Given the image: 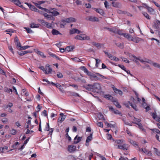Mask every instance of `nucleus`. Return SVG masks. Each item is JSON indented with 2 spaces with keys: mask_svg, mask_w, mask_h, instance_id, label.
Here are the masks:
<instances>
[{
  "mask_svg": "<svg viewBox=\"0 0 160 160\" xmlns=\"http://www.w3.org/2000/svg\"><path fill=\"white\" fill-rule=\"evenodd\" d=\"M14 42L15 43L16 45L17 46V47L18 49L19 48L21 47L20 43L17 37H16L15 38Z\"/></svg>",
  "mask_w": 160,
  "mask_h": 160,
  "instance_id": "1a4fd4ad",
  "label": "nucleus"
},
{
  "mask_svg": "<svg viewBox=\"0 0 160 160\" xmlns=\"http://www.w3.org/2000/svg\"><path fill=\"white\" fill-rule=\"evenodd\" d=\"M49 130H50V128H49V124L48 123H47L46 125V127L45 128V130L47 131H49Z\"/></svg>",
  "mask_w": 160,
  "mask_h": 160,
  "instance_id": "603ef678",
  "label": "nucleus"
},
{
  "mask_svg": "<svg viewBox=\"0 0 160 160\" xmlns=\"http://www.w3.org/2000/svg\"><path fill=\"white\" fill-rule=\"evenodd\" d=\"M123 36L128 39L129 40H131L132 41H134L133 40V38L132 37L131 35L127 33H124Z\"/></svg>",
  "mask_w": 160,
  "mask_h": 160,
  "instance_id": "0eeeda50",
  "label": "nucleus"
},
{
  "mask_svg": "<svg viewBox=\"0 0 160 160\" xmlns=\"http://www.w3.org/2000/svg\"><path fill=\"white\" fill-rule=\"evenodd\" d=\"M49 84H51L53 86H55L56 87H61V85L58 83H57L55 84L52 82H49Z\"/></svg>",
  "mask_w": 160,
  "mask_h": 160,
  "instance_id": "7c9ffc66",
  "label": "nucleus"
},
{
  "mask_svg": "<svg viewBox=\"0 0 160 160\" xmlns=\"http://www.w3.org/2000/svg\"><path fill=\"white\" fill-rule=\"evenodd\" d=\"M153 149L154 150V152H155V153H156V154L157 155H158V156H159L160 155V151H158V149H157L156 148H154Z\"/></svg>",
  "mask_w": 160,
  "mask_h": 160,
  "instance_id": "f704fd0d",
  "label": "nucleus"
},
{
  "mask_svg": "<svg viewBox=\"0 0 160 160\" xmlns=\"http://www.w3.org/2000/svg\"><path fill=\"white\" fill-rule=\"evenodd\" d=\"M112 88L116 93H118L120 95H122V92L121 90L115 88L113 85H112Z\"/></svg>",
  "mask_w": 160,
  "mask_h": 160,
  "instance_id": "6e6552de",
  "label": "nucleus"
},
{
  "mask_svg": "<svg viewBox=\"0 0 160 160\" xmlns=\"http://www.w3.org/2000/svg\"><path fill=\"white\" fill-rule=\"evenodd\" d=\"M154 112H153L152 114V118L154 119H155L156 118H157V117H158L157 116V114H156V110H154Z\"/></svg>",
  "mask_w": 160,
  "mask_h": 160,
  "instance_id": "473e14b6",
  "label": "nucleus"
},
{
  "mask_svg": "<svg viewBox=\"0 0 160 160\" xmlns=\"http://www.w3.org/2000/svg\"><path fill=\"white\" fill-rule=\"evenodd\" d=\"M39 68L41 69L43 71L44 73H45V74H48V72H47V71L46 70H45V68H44V67L43 66H41V67H40Z\"/></svg>",
  "mask_w": 160,
  "mask_h": 160,
  "instance_id": "8fccbe9b",
  "label": "nucleus"
},
{
  "mask_svg": "<svg viewBox=\"0 0 160 160\" xmlns=\"http://www.w3.org/2000/svg\"><path fill=\"white\" fill-rule=\"evenodd\" d=\"M76 28H73L70 30V34H72L76 33Z\"/></svg>",
  "mask_w": 160,
  "mask_h": 160,
  "instance_id": "c03bdc74",
  "label": "nucleus"
},
{
  "mask_svg": "<svg viewBox=\"0 0 160 160\" xmlns=\"http://www.w3.org/2000/svg\"><path fill=\"white\" fill-rule=\"evenodd\" d=\"M132 123L137 124L138 126V128L140 129H142V131H145V129L144 128H143V127L141 123L134 122H132Z\"/></svg>",
  "mask_w": 160,
  "mask_h": 160,
  "instance_id": "f3484780",
  "label": "nucleus"
},
{
  "mask_svg": "<svg viewBox=\"0 0 160 160\" xmlns=\"http://www.w3.org/2000/svg\"><path fill=\"white\" fill-rule=\"evenodd\" d=\"M144 153H146V154H147L148 155L150 156L152 155V153L150 151H149L146 149H144V151L143 152Z\"/></svg>",
  "mask_w": 160,
  "mask_h": 160,
  "instance_id": "a878e982",
  "label": "nucleus"
},
{
  "mask_svg": "<svg viewBox=\"0 0 160 160\" xmlns=\"http://www.w3.org/2000/svg\"><path fill=\"white\" fill-rule=\"evenodd\" d=\"M30 27L31 28H38L39 27L38 24H37L34 23H32L30 24Z\"/></svg>",
  "mask_w": 160,
  "mask_h": 160,
  "instance_id": "bb28decb",
  "label": "nucleus"
},
{
  "mask_svg": "<svg viewBox=\"0 0 160 160\" xmlns=\"http://www.w3.org/2000/svg\"><path fill=\"white\" fill-rule=\"evenodd\" d=\"M85 19L91 22H98L99 21V19L98 18L93 16H88Z\"/></svg>",
  "mask_w": 160,
  "mask_h": 160,
  "instance_id": "f257e3e1",
  "label": "nucleus"
},
{
  "mask_svg": "<svg viewBox=\"0 0 160 160\" xmlns=\"http://www.w3.org/2000/svg\"><path fill=\"white\" fill-rule=\"evenodd\" d=\"M98 117L100 119H103L104 120L105 119H104V117L103 115L101 113H99L98 114Z\"/></svg>",
  "mask_w": 160,
  "mask_h": 160,
  "instance_id": "69168bd1",
  "label": "nucleus"
},
{
  "mask_svg": "<svg viewBox=\"0 0 160 160\" xmlns=\"http://www.w3.org/2000/svg\"><path fill=\"white\" fill-rule=\"evenodd\" d=\"M93 89H99L100 88V86L99 83H95L93 85Z\"/></svg>",
  "mask_w": 160,
  "mask_h": 160,
  "instance_id": "ddd939ff",
  "label": "nucleus"
},
{
  "mask_svg": "<svg viewBox=\"0 0 160 160\" xmlns=\"http://www.w3.org/2000/svg\"><path fill=\"white\" fill-rule=\"evenodd\" d=\"M68 149L70 153L73 152L76 150V147L73 145H68Z\"/></svg>",
  "mask_w": 160,
  "mask_h": 160,
  "instance_id": "f03ea898",
  "label": "nucleus"
},
{
  "mask_svg": "<svg viewBox=\"0 0 160 160\" xmlns=\"http://www.w3.org/2000/svg\"><path fill=\"white\" fill-rule=\"evenodd\" d=\"M74 48V47L72 46H67L65 48V50L68 51L70 52Z\"/></svg>",
  "mask_w": 160,
  "mask_h": 160,
  "instance_id": "6ab92c4d",
  "label": "nucleus"
},
{
  "mask_svg": "<svg viewBox=\"0 0 160 160\" xmlns=\"http://www.w3.org/2000/svg\"><path fill=\"white\" fill-rule=\"evenodd\" d=\"M67 20H68V23L75 22L76 21V20L75 18L72 17L67 18Z\"/></svg>",
  "mask_w": 160,
  "mask_h": 160,
  "instance_id": "412c9836",
  "label": "nucleus"
},
{
  "mask_svg": "<svg viewBox=\"0 0 160 160\" xmlns=\"http://www.w3.org/2000/svg\"><path fill=\"white\" fill-rule=\"evenodd\" d=\"M143 15L148 19H150L149 15L146 12H142Z\"/></svg>",
  "mask_w": 160,
  "mask_h": 160,
  "instance_id": "c9c22d12",
  "label": "nucleus"
},
{
  "mask_svg": "<svg viewBox=\"0 0 160 160\" xmlns=\"http://www.w3.org/2000/svg\"><path fill=\"white\" fill-rule=\"evenodd\" d=\"M82 138V137H77V141H74L73 142V143L74 144H76L78 143L81 141Z\"/></svg>",
  "mask_w": 160,
  "mask_h": 160,
  "instance_id": "2f4dec72",
  "label": "nucleus"
},
{
  "mask_svg": "<svg viewBox=\"0 0 160 160\" xmlns=\"http://www.w3.org/2000/svg\"><path fill=\"white\" fill-rule=\"evenodd\" d=\"M81 69L84 72L86 73L87 71H88V70L87 68H86L84 66H82L81 67Z\"/></svg>",
  "mask_w": 160,
  "mask_h": 160,
  "instance_id": "6e6d98bb",
  "label": "nucleus"
},
{
  "mask_svg": "<svg viewBox=\"0 0 160 160\" xmlns=\"http://www.w3.org/2000/svg\"><path fill=\"white\" fill-rule=\"evenodd\" d=\"M79 35L80 37L79 38L80 40H90V38L88 36H86V35L81 34Z\"/></svg>",
  "mask_w": 160,
  "mask_h": 160,
  "instance_id": "7ed1b4c3",
  "label": "nucleus"
},
{
  "mask_svg": "<svg viewBox=\"0 0 160 160\" xmlns=\"http://www.w3.org/2000/svg\"><path fill=\"white\" fill-rule=\"evenodd\" d=\"M38 21L43 25L45 26V24L47 22L43 20L38 19Z\"/></svg>",
  "mask_w": 160,
  "mask_h": 160,
  "instance_id": "4c0bfd02",
  "label": "nucleus"
},
{
  "mask_svg": "<svg viewBox=\"0 0 160 160\" xmlns=\"http://www.w3.org/2000/svg\"><path fill=\"white\" fill-rule=\"evenodd\" d=\"M46 69L48 70V73H51L52 71V69L50 68V65H47L46 67Z\"/></svg>",
  "mask_w": 160,
  "mask_h": 160,
  "instance_id": "b1692460",
  "label": "nucleus"
},
{
  "mask_svg": "<svg viewBox=\"0 0 160 160\" xmlns=\"http://www.w3.org/2000/svg\"><path fill=\"white\" fill-rule=\"evenodd\" d=\"M11 133L12 134L14 135L16 134V130L14 129H12L11 131Z\"/></svg>",
  "mask_w": 160,
  "mask_h": 160,
  "instance_id": "0e129e2a",
  "label": "nucleus"
},
{
  "mask_svg": "<svg viewBox=\"0 0 160 160\" xmlns=\"http://www.w3.org/2000/svg\"><path fill=\"white\" fill-rule=\"evenodd\" d=\"M30 46H21V47H20V49L21 50H25L27 48H30Z\"/></svg>",
  "mask_w": 160,
  "mask_h": 160,
  "instance_id": "ea45409f",
  "label": "nucleus"
},
{
  "mask_svg": "<svg viewBox=\"0 0 160 160\" xmlns=\"http://www.w3.org/2000/svg\"><path fill=\"white\" fill-rule=\"evenodd\" d=\"M48 54L51 57H53V58H56L57 56L55 54L52 53L51 52H49Z\"/></svg>",
  "mask_w": 160,
  "mask_h": 160,
  "instance_id": "338daca9",
  "label": "nucleus"
},
{
  "mask_svg": "<svg viewBox=\"0 0 160 160\" xmlns=\"http://www.w3.org/2000/svg\"><path fill=\"white\" fill-rule=\"evenodd\" d=\"M112 4L113 7L115 8H119L121 6L120 3L118 2H112Z\"/></svg>",
  "mask_w": 160,
  "mask_h": 160,
  "instance_id": "f8f14e48",
  "label": "nucleus"
},
{
  "mask_svg": "<svg viewBox=\"0 0 160 160\" xmlns=\"http://www.w3.org/2000/svg\"><path fill=\"white\" fill-rule=\"evenodd\" d=\"M112 102H113V104L116 106V107L119 108H121V106L119 103L117 101H116L115 99H114Z\"/></svg>",
  "mask_w": 160,
  "mask_h": 160,
  "instance_id": "a211bd4d",
  "label": "nucleus"
},
{
  "mask_svg": "<svg viewBox=\"0 0 160 160\" xmlns=\"http://www.w3.org/2000/svg\"><path fill=\"white\" fill-rule=\"evenodd\" d=\"M91 80L98 79L97 76L94 74L92 73L89 76Z\"/></svg>",
  "mask_w": 160,
  "mask_h": 160,
  "instance_id": "4468645a",
  "label": "nucleus"
},
{
  "mask_svg": "<svg viewBox=\"0 0 160 160\" xmlns=\"http://www.w3.org/2000/svg\"><path fill=\"white\" fill-rule=\"evenodd\" d=\"M65 136L67 138H68V140L69 141H71V138L69 136L68 133H67L65 135Z\"/></svg>",
  "mask_w": 160,
  "mask_h": 160,
  "instance_id": "774afa93",
  "label": "nucleus"
},
{
  "mask_svg": "<svg viewBox=\"0 0 160 160\" xmlns=\"http://www.w3.org/2000/svg\"><path fill=\"white\" fill-rule=\"evenodd\" d=\"M143 39L139 38H136V41H134L136 43H138V42L141 40H142Z\"/></svg>",
  "mask_w": 160,
  "mask_h": 160,
  "instance_id": "680f3d73",
  "label": "nucleus"
},
{
  "mask_svg": "<svg viewBox=\"0 0 160 160\" xmlns=\"http://www.w3.org/2000/svg\"><path fill=\"white\" fill-rule=\"evenodd\" d=\"M72 59L75 62H79L81 61L80 59L77 57L74 58Z\"/></svg>",
  "mask_w": 160,
  "mask_h": 160,
  "instance_id": "a19ab883",
  "label": "nucleus"
},
{
  "mask_svg": "<svg viewBox=\"0 0 160 160\" xmlns=\"http://www.w3.org/2000/svg\"><path fill=\"white\" fill-rule=\"evenodd\" d=\"M11 1L18 6H19V4H21V2L19 0H12Z\"/></svg>",
  "mask_w": 160,
  "mask_h": 160,
  "instance_id": "cd10ccee",
  "label": "nucleus"
},
{
  "mask_svg": "<svg viewBox=\"0 0 160 160\" xmlns=\"http://www.w3.org/2000/svg\"><path fill=\"white\" fill-rule=\"evenodd\" d=\"M60 117L58 118V122L62 123L65 119L66 118V116L64 115L63 113H60Z\"/></svg>",
  "mask_w": 160,
  "mask_h": 160,
  "instance_id": "39448f33",
  "label": "nucleus"
},
{
  "mask_svg": "<svg viewBox=\"0 0 160 160\" xmlns=\"http://www.w3.org/2000/svg\"><path fill=\"white\" fill-rule=\"evenodd\" d=\"M130 142L131 144H132L134 146H138V144L136 142L133 141L132 140H130Z\"/></svg>",
  "mask_w": 160,
  "mask_h": 160,
  "instance_id": "09e8293b",
  "label": "nucleus"
},
{
  "mask_svg": "<svg viewBox=\"0 0 160 160\" xmlns=\"http://www.w3.org/2000/svg\"><path fill=\"white\" fill-rule=\"evenodd\" d=\"M121 59H122V60L124 62H126V63H129V61L128 60L127 58H124V57H121Z\"/></svg>",
  "mask_w": 160,
  "mask_h": 160,
  "instance_id": "a18cd8bd",
  "label": "nucleus"
},
{
  "mask_svg": "<svg viewBox=\"0 0 160 160\" xmlns=\"http://www.w3.org/2000/svg\"><path fill=\"white\" fill-rule=\"evenodd\" d=\"M97 124L99 127L102 128L103 127V124L102 122H98Z\"/></svg>",
  "mask_w": 160,
  "mask_h": 160,
  "instance_id": "e2e57ef3",
  "label": "nucleus"
},
{
  "mask_svg": "<svg viewBox=\"0 0 160 160\" xmlns=\"http://www.w3.org/2000/svg\"><path fill=\"white\" fill-rule=\"evenodd\" d=\"M133 121L136 122H135L139 123L140 122L141 120L140 119H138L135 117L134 118Z\"/></svg>",
  "mask_w": 160,
  "mask_h": 160,
  "instance_id": "4d7b16f0",
  "label": "nucleus"
},
{
  "mask_svg": "<svg viewBox=\"0 0 160 160\" xmlns=\"http://www.w3.org/2000/svg\"><path fill=\"white\" fill-rule=\"evenodd\" d=\"M152 65L155 67H157L158 68H160V64L156 63L153 62L152 63Z\"/></svg>",
  "mask_w": 160,
  "mask_h": 160,
  "instance_id": "79ce46f5",
  "label": "nucleus"
},
{
  "mask_svg": "<svg viewBox=\"0 0 160 160\" xmlns=\"http://www.w3.org/2000/svg\"><path fill=\"white\" fill-rule=\"evenodd\" d=\"M92 133H90L89 136L87 138L86 141V143L85 145L86 146H88L89 145L88 142L91 141L92 139Z\"/></svg>",
  "mask_w": 160,
  "mask_h": 160,
  "instance_id": "20e7f679",
  "label": "nucleus"
},
{
  "mask_svg": "<svg viewBox=\"0 0 160 160\" xmlns=\"http://www.w3.org/2000/svg\"><path fill=\"white\" fill-rule=\"evenodd\" d=\"M30 9L36 12H38V9H37L34 6L32 5H30Z\"/></svg>",
  "mask_w": 160,
  "mask_h": 160,
  "instance_id": "5701e85b",
  "label": "nucleus"
},
{
  "mask_svg": "<svg viewBox=\"0 0 160 160\" xmlns=\"http://www.w3.org/2000/svg\"><path fill=\"white\" fill-rule=\"evenodd\" d=\"M117 12L120 14H124L125 13H126L125 11H122L119 9L117 10Z\"/></svg>",
  "mask_w": 160,
  "mask_h": 160,
  "instance_id": "864d4df0",
  "label": "nucleus"
},
{
  "mask_svg": "<svg viewBox=\"0 0 160 160\" xmlns=\"http://www.w3.org/2000/svg\"><path fill=\"white\" fill-rule=\"evenodd\" d=\"M24 28L26 30L27 32L28 33H32L33 32L32 30H31L30 28L25 27Z\"/></svg>",
  "mask_w": 160,
  "mask_h": 160,
  "instance_id": "58836bf2",
  "label": "nucleus"
},
{
  "mask_svg": "<svg viewBox=\"0 0 160 160\" xmlns=\"http://www.w3.org/2000/svg\"><path fill=\"white\" fill-rule=\"evenodd\" d=\"M44 16L47 18L50 19L51 20L54 21L55 20V18H54L53 17L51 16L48 15L46 13H44Z\"/></svg>",
  "mask_w": 160,
  "mask_h": 160,
  "instance_id": "dca6fc26",
  "label": "nucleus"
},
{
  "mask_svg": "<svg viewBox=\"0 0 160 160\" xmlns=\"http://www.w3.org/2000/svg\"><path fill=\"white\" fill-rule=\"evenodd\" d=\"M52 34L53 35H58L61 34V33H60L58 31L55 29H53L52 30Z\"/></svg>",
  "mask_w": 160,
  "mask_h": 160,
  "instance_id": "4be33fe9",
  "label": "nucleus"
},
{
  "mask_svg": "<svg viewBox=\"0 0 160 160\" xmlns=\"http://www.w3.org/2000/svg\"><path fill=\"white\" fill-rule=\"evenodd\" d=\"M153 28L157 30H159L160 29V27L159 26H158V25L156 24V22H154V24L153 25Z\"/></svg>",
  "mask_w": 160,
  "mask_h": 160,
  "instance_id": "c85d7f7f",
  "label": "nucleus"
},
{
  "mask_svg": "<svg viewBox=\"0 0 160 160\" xmlns=\"http://www.w3.org/2000/svg\"><path fill=\"white\" fill-rule=\"evenodd\" d=\"M129 104L136 111L138 110V109L137 108V106L135 104H132V103L129 102Z\"/></svg>",
  "mask_w": 160,
  "mask_h": 160,
  "instance_id": "393cba45",
  "label": "nucleus"
},
{
  "mask_svg": "<svg viewBox=\"0 0 160 160\" xmlns=\"http://www.w3.org/2000/svg\"><path fill=\"white\" fill-rule=\"evenodd\" d=\"M52 25L51 24L47 22L45 24V26H46L48 28H52Z\"/></svg>",
  "mask_w": 160,
  "mask_h": 160,
  "instance_id": "5fc2aeb1",
  "label": "nucleus"
},
{
  "mask_svg": "<svg viewBox=\"0 0 160 160\" xmlns=\"http://www.w3.org/2000/svg\"><path fill=\"white\" fill-rule=\"evenodd\" d=\"M95 60H96V66L97 68L98 67V64L101 62V60L98 59H95Z\"/></svg>",
  "mask_w": 160,
  "mask_h": 160,
  "instance_id": "49530a36",
  "label": "nucleus"
},
{
  "mask_svg": "<svg viewBox=\"0 0 160 160\" xmlns=\"http://www.w3.org/2000/svg\"><path fill=\"white\" fill-rule=\"evenodd\" d=\"M147 9L148 10V12L150 13H151L152 12L154 11L153 9L148 6H147Z\"/></svg>",
  "mask_w": 160,
  "mask_h": 160,
  "instance_id": "e433bc0d",
  "label": "nucleus"
},
{
  "mask_svg": "<svg viewBox=\"0 0 160 160\" xmlns=\"http://www.w3.org/2000/svg\"><path fill=\"white\" fill-rule=\"evenodd\" d=\"M70 95L71 96H75V97H76V96H78V97H80L78 93L76 92H70Z\"/></svg>",
  "mask_w": 160,
  "mask_h": 160,
  "instance_id": "c756f323",
  "label": "nucleus"
},
{
  "mask_svg": "<svg viewBox=\"0 0 160 160\" xmlns=\"http://www.w3.org/2000/svg\"><path fill=\"white\" fill-rule=\"evenodd\" d=\"M94 10L101 15H103L104 14L103 11L101 9H97L95 8H93Z\"/></svg>",
  "mask_w": 160,
  "mask_h": 160,
  "instance_id": "9b49d317",
  "label": "nucleus"
},
{
  "mask_svg": "<svg viewBox=\"0 0 160 160\" xmlns=\"http://www.w3.org/2000/svg\"><path fill=\"white\" fill-rule=\"evenodd\" d=\"M83 87L88 91H91L93 89V85L90 84L83 85Z\"/></svg>",
  "mask_w": 160,
  "mask_h": 160,
  "instance_id": "423d86ee",
  "label": "nucleus"
},
{
  "mask_svg": "<svg viewBox=\"0 0 160 160\" xmlns=\"http://www.w3.org/2000/svg\"><path fill=\"white\" fill-rule=\"evenodd\" d=\"M121 142V140H118L115 141L114 145L115 146H117V144L120 143Z\"/></svg>",
  "mask_w": 160,
  "mask_h": 160,
  "instance_id": "de8ad7c7",
  "label": "nucleus"
},
{
  "mask_svg": "<svg viewBox=\"0 0 160 160\" xmlns=\"http://www.w3.org/2000/svg\"><path fill=\"white\" fill-rule=\"evenodd\" d=\"M58 77L59 78H62L63 77V76L62 73L60 72H58L57 74Z\"/></svg>",
  "mask_w": 160,
  "mask_h": 160,
  "instance_id": "3c124183",
  "label": "nucleus"
},
{
  "mask_svg": "<svg viewBox=\"0 0 160 160\" xmlns=\"http://www.w3.org/2000/svg\"><path fill=\"white\" fill-rule=\"evenodd\" d=\"M122 145L123 147V150L128 149V145L126 144H124Z\"/></svg>",
  "mask_w": 160,
  "mask_h": 160,
  "instance_id": "13d9d810",
  "label": "nucleus"
},
{
  "mask_svg": "<svg viewBox=\"0 0 160 160\" xmlns=\"http://www.w3.org/2000/svg\"><path fill=\"white\" fill-rule=\"evenodd\" d=\"M57 88H58L60 92H61L62 93H64L65 92V91L64 90L63 88L62 87V86H61V87H57Z\"/></svg>",
  "mask_w": 160,
  "mask_h": 160,
  "instance_id": "bf43d9fd",
  "label": "nucleus"
},
{
  "mask_svg": "<svg viewBox=\"0 0 160 160\" xmlns=\"http://www.w3.org/2000/svg\"><path fill=\"white\" fill-rule=\"evenodd\" d=\"M115 45L121 49L124 48V43L123 42H115Z\"/></svg>",
  "mask_w": 160,
  "mask_h": 160,
  "instance_id": "2eb2a0df",
  "label": "nucleus"
},
{
  "mask_svg": "<svg viewBox=\"0 0 160 160\" xmlns=\"http://www.w3.org/2000/svg\"><path fill=\"white\" fill-rule=\"evenodd\" d=\"M43 10L44 11V12H46L49 13H51V11H50V10L49 9L48 10V9L46 8H44Z\"/></svg>",
  "mask_w": 160,
  "mask_h": 160,
  "instance_id": "052dcab7",
  "label": "nucleus"
},
{
  "mask_svg": "<svg viewBox=\"0 0 160 160\" xmlns=\"http://www.w3.org/2000/svg\"><path fill=\"white\" fill-rule=\"evenodd\" d=\"M118 66L123 70H124L125 71H126V68L124 65L121 64H118Z\"/></svg>",
  "mask_w": 160,
  "mask_h": 160,
  "instance_id": "37998d69",
  "label": "nucleus"
},
{
  "mask_svg": "<svg viewBox=\"0 0 160 160\" xmlns=\"http://www.w3.org/2000/svg\"><path fill=\"white\" fill-rule=\"evenodd\" d=\"M104 97L107 99L111 100L112 101L114 100L113 97L109 94L105 95Z\"/></svg>",
  "mask_w": 160,
  "mask_h": 160,
  "instance_id": "aec40b11",
  "label": "nucleus"
},
{
  "mask_svg": "<svg viewBox=\"0 0 160 160\" xmlns=\"http://www.w3.org/2000/svg\"><path fill=\"white\" fill-rule=\"evenodd\" d=\"M51 13L54 16H57L60 14L58 12L56 11L51 12Z\"/></svg>",
  "mask_w": 160,
  "mask_h": 160,
  "instance_id": "72a5a7b5",
  "label": "nucleus"
},
{
  "mask_svg": "<svg viewBox=\"0 0 160 160\" xmlns=\"http://www.w3.org/2000/svg\"><path fill=\"white\" fill-rule=\"evenodd\" d=\"M30 52H31L29 51H23L18 52V54L19 55L21 56H23L27 53Z\"/></svg>",
  "mask_w": 160,
  "mask_h": 160,
  "instance_id": "9d476101",
  "label": "nucleus"
}]
</instances>
